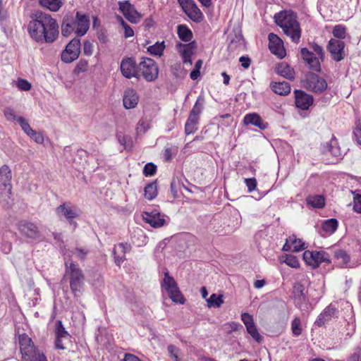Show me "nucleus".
Here are the masks:
<instances>
[{
  "mask_svg": "<svg viewBox=\"0 0 361 361\" xmlns=\"http://www.w3.org/2000/svg\"><path fill=\"white\" fill-rule=\"evenodd\" d=\"M27 24L30 37L37 42L53 43L59 35V24L51 15L36 11L30 16Z\"/></svg>",
  "mask_w": 361,
  "mask_h": 361,
  "instance_id": "obj_1",
  "label": "nucleus"
},
{
  "mask_svg": "<svg viewBox=\"0 0 361 361\" xmlns=\"http://www.w3.org/2000/svg\"><path fill=\"white\" fill-rule=\"evenodd\" d=\"M274 21L292 42L298 44L301 38V28L297 15L292 11H281L274 15Z\"/></svg>",
  "mask_w": 361,
  "mask_h": 361,
  "instance_id": "obj_2",
  "label": "nucleus"
},
{
  "mask_svg": "<svg viewBox=\"0 0 361 361\" xmlns=\"http://www.w3.org/2000/svg\"><path fill=\"white\" fill-rule=\"evenodd\" d=\"M90 27V19L85 14L78 11L74 17L72 15H66L61 23V34L64 37L70 36L75 32L77 37L85 35Z\"/></svg>",
  "mask_w": 361,
  "mask_h": 361,
  "instance_id": "obj_3",
  "label": "nucleus"
},
{
  "mask_svg": "<svg viewBox=\"0 0 361 361\" xmlns=\"http://www.w3.org/2000/svg\"><path fill=\"white\" fill-rule=\"evenodd\" d=\"M65 266L63 280L69 281L71 290L74 297L80 298L84 291L85 275L78 265L73 262H65Z\"/></svg>",
  "mask_w": 361,
  "mask_h": 361,
  "instance_id": "obj_4",
  "label": "nucleus"
},
{
  "mask_svg": "<svg viewBox=\"0 0 361 361\" xmlns=\"http://www.w3.org/2000/svg\"><path fill=\"white\" fill-rule=\"evenodd\" d=\"M310 47L314 52L306 47L301 48V57L310 69L315 72H320V61H323L325 58L324 49L316 42L310 43Z\"/></svg>",
  "mask_w": 361,
  "mask_h": 361,
  "instance_id": "obj_5",
  "label": "nucleus"
},
{
  "mask_svg": "<svg viewBox=\"0 0 361 361\" xmlns=\"http://www.w3.org/2000/svg\"><path fill=\"white\" fill-rule=\"evenodd\" d=\"M19 344L23 361H47L43 353L37 349L26 334L19 336Z\"/></svg>",
  "mask_w": 361,
  "mask_h": 361,
  "instance_id": "obj_6",
  "label": "nucleus"
},
{
  "mask_svg": "<svg viewBox=\"0 0 361 361\" xmlns=\"http://www.w3.org/2000/svg\"><path fill=\"white\" fill-rule=\"evenodd\" d=\"M138 78L142 76L146 81H154L159 75V68L154 60L143 57L137 65Z\"/></svg>",
  "mask_w": 361,
  "mask_h": 361,
  "instance_id": "obj_7",
  "label": "nucleus"
},
{
  "mask_svg": "<svg viewBox=\"0 0 361 361\" xmlns=\"http://www.w3.org/2000/svg\"><path fill=\"white\" fill-rule=\"evenodd\" d=\"M302 85L307 90L321 94L327 88L326 80L314 73H307L302 80Z\"/></svg>",
  "mask_w": 361,
  "mask_h": 361,
  "instance_id": "obj_8",
  "label": "nucleus"
},
{
  "mask_svg": "<svg viewBox=\"0 0 361 361\" xmlns=\"http://www.w3.org/2000/svg\"><path fill=\"white\" fill-rule=\"evenodd\" d=\"M161 286L166 290L169 298L173 302L180 304L184 303L185 299L179 290L176 282L173 277L169 276V272L167 271L164 274V279L161 283Z\"/></svg>",
  "mask_w": 361,
  "mask_h": 361,
  "instance_id": "obj_9",
  "label": "nucleus"
},
{
  "mask_svg": "<svg viewBox=\"0 0 361 361\" xmlns=\"http://www.w3.org/2000/svg\"><path fill=\"white\" fill-rule=\"evenodd\" d=\"M56 214L60 219H65L71 224L80 215V209L70 202H64L56 208Z\"/></svg>",
  "mask_w": 361,
  "mask_h": 361,
  "instance_id": "obj_10",
  "label": "nucleus"
},
{
  "mask_svg": "<svg viewBox=\"0 0 361 361\" xmlns=\"http://www.w3.org/2000/svg\"><path fill=\"white\" fill-rule=\"evenodd\" d=\"M178 2L190 20L195 23H200L203 20L204 16L194 0H178Z\"/></svg>",
  "mask_w": 361,
  "mask_h": 361,
  "instance_id": "obj_11",
  "label": "nucleus"
},
{
  "mask_svg": "<svg viewBox=\"0 0 361 361\" xmlns=\"http://www.w3.org/2000/svg\"><path fill=\"white\" fill-rule=\"evenodd\" d=\"M80 40L78 38H73L62 51L61 58L65 63H71L76 60L80 54Z\"/></svg>",
  "mask_w": 361,
  "mask_h": 361,
  "instance_id": "obj_12",
  "label": "nucleus"
},
{
  "mask_svg": "<svg viewBox=\"0 0 361 361\" xmlns=\"http://www.w3.org/2000/svg\"><path fill=\"white\" fill-rule=\"evenodd\" d=\"M304 261L313 268L318 267L322 262H329V255L324 251H310L306 250L302 255Z\"/></svg>",
  "mask_w": 361,
  "mask_h": 361,
  "instance_id": "obj_13",
  "label": "nucleus"
},
{
  "mask_svg": "<svg viewBox=\"0 0 361 361\" xmlns=\"http://www.w3.org/2000/svg\"><path fill=\"white\" fill-rule=\"evenodd\" d=\"M305 286L300 283H295L293 288V299L295 305L302 312H307L310 305L307 302V297L305 293Z\"/></svg>",
  "mask_w": 361,
  "mask_h": 361,
  "instance_id": "obj_14",
  "label": "nucleus"
},
{
  "mask_svg": "<svg viewBox=\"0 0 361 361\" xmlns=\"http://www.w3.org/2000/svg\"><path fill=\"white\" fill-rule=\"evenodd\" d=\"M326 49L330 53L332 60L336 62L342 61L345 56V43L342 40L331 39L328 42Z\"/></svg>",
  "mask_w": 361,
  "mask_h": 361,
  "instance_id": "obj_15",
  "label": "nucleus"
},
{
  "mask_svg": "<svg viewBox=\"0 0 361 361\" xmlns=\"http://www.w3.org/2000/svg\"><path fill=\"white\" fill-rule=\"evenodd\" d=\"M118 6L119 11L131 23H137L142 18V14L135 9L129 1H119Z\"/></svg>",
  "mask_w": 361,
  "mask_h": 361,
  "instance_id": "obj_16",
  "label": "nucleus"
},
{
  "mask_svg": "<svg viewBox=\"0 0 361 361\" xmlns=\"http://www.w3.org/2000/svg\"><path fill=\"white\" fill-rule=\"evenodd\" d=\"M143 220L154 228H160L167 224L169 218L164 214L154 210L145 212L142 214Z\"/></svg>",
  "mask_w": 361,
  "mask_h": 361,
  "instance_id": "obj_17",
  "label": "nucleus"
},
{
  "mask_svg": "<svg viewBox=\"0 0 361 361\" xmlns=\"http://www.w3.org/2000/svg\"><path fill=\"white\" fill-rule=\"evenodd\" d=\"M11 178V171L9 167L7 165L2 166L0 168V199L4 196L3 190H7L5 196L10 199L12 189Z\"/></svg>",
  "mask_w": 361,
  "mask_h": 361,
  "instance_id": "obj_18",
  "label": "nucleus"
},
{
  "mask_svg": "<svg viewBox=\"0 0 361 361\" xmlns=\"http://www.w3.org/2000/svg\"><path fill=\"white\" fill-rule=\"evenodd\" d=\"M122 75L126 78H138V68L135 59L132 57L124 58L120 66Z\"/></svg>",
  "mask_w": 361,
  "mask_h": 361,
  "instance_id": "obj_19",
  "label": "nucleus"
},
{
  "mask_svg": "<svg viewBox=\"0 0 361 361\" xmlns=\"http://www.w3.org/2000/svg\"><path fill=\"white\" fill-rule=\"evenodd\" d=\"M269 49L270 51L280 59L286 56V52L282 39L274 33H269L268 36Z\"/></svg>",
  "mask_w": 361,
  "mask_h": 361,
  "instance_id": "obj_20",
  "label": "nucleus"
},
{
  "mask_svg": "<svg viewBox=\"0 0 361 361\" xmlns=\"http://www.w3.org/2000/svg\"><path fill=\"white\" fill-rule=\"evenodd\" d=\"M294 96L295 106L301 110H308L313 104V97L303 90H295L294 91Z\"/></svg>",
  "mask_w": 361,
  "mask_h": 361,
  "instance_id": "obj_21",
  "label": "nucleus"
},
{
  "mask_svg": "<svg viewBox=\"0 0 361 361\" xmlns=\"http://www.w3.org/2000/svg\"><path fill=\"white\" fill-rule=\"evenodd\" d=\"M241 320L245 324L247 333L252 336V338L257 343H261L262 341V336L258 331L252 316L247 312L242 313Z\"/></svg>",
  "mask_w": 361,
  "mask_h": 361,
  "instance_id": "obj_22",
  "label": "nucleus"
},
{
  "mask_svg": "<svg viewBox=\"0 0 361 361\" xmlns=\"http://www.w3.org/2000/svg\"><path fill=\"white\" fill-rule=\"evenodd\" d=\"M18 228L20 233L30 239H37L39 236L37 226L30 221L23 220L19 221Z\"/></svg>",
  "mask_w": 361,
  "mask_h": 361,
  "instance_id": "obj_23",
  "label": "nucleus"
},
{
  "mask_svg": "<svg viewBox=\"0 0 361 361\" xmlns=\"http://www.w3.org/2000/svg\"><path fill=\"white\" fill-rule=\"evenodd\" d=\"M177 50L180 53L183 62L184 63L192 64L191 57L196 48L195 42H190L188 44H182L178 42L176 45Z\"/></svg>",
  "mask_w": 361,
  "mask_h": 361,
  "instance_id": "obj_24",
  "label": "nucleus"
},
{
  "mask_svg": "<svg viewBox=\"0 0 361 361\" xmlns=\"http://www.w3.org/2000/svg\"><path fill=\"white\" fill-rule=\"evenodd\" d=\"M131 246L128 243H119L114 246L113 255L116 265L120 266L126 259V253L130 251Z\"/></svg>",
  "mask_w": 361,
  "mask_h": 361,
  "instance_id": "obj_25",
  "label": "nucleus"
},
{
  "mask_svg": "<svg viewBox=\"0 0 361 361\" xmlns=\"http://www.w3.org/2000/svg\"><path fill=\"white\" fill-rule=\"evenodd\" d=\"M139 102V96L137 92L131 88L127 89L124 92L123 104L126 109L135 108Z\"/></svg>",
  "mask_w": 361,
  "mask_h": 361,
  "instance_id": "obj_26",
  "label": "nucleus"
},
{
  "mask_svg": "<svg viewBox=\"0 0 361 361\" xmlns=\"http://www.w3.org/2000/svg\"><path fill=\"white\" fill-rule=\"evenodd\" d=\"M243 123L245 125H253L261 130L267 128V123L263 122L260 116L256 113L247 114L244 116Z\"/></svg>",
  "mask_w": 361,
  "mask_h": 361,
  "instance_id": "obj_27",
  "label": "nucleus"
},
{
  "mask_svg": "<svg viewBox=\"0 0 361 361\" xmlns=\"http://www.w3.org/2000/svg\"><path fill=\"white\" fill-rule=\"evenodd\" d=\"M271 90L281 96H286L290 93L291 87L287 82H272L270 84Z\"/></svg>",
  "mask_w": 361,
  "mask_h": 361,
  "instance_id": "obj_28",
  "label": "nucleus"
},
{
  "mask_svg": "<svg viewBox=\"0 0 361 361\" xmlns=\"http://www.w3.org/2000/svg\"><path fill=\"white\" fill-rule=\"evenodd\" d=\"M89 253V250L87 248L76 247L74 250H66L63 251L65 262H72L71 258L75 255L80 260L82 261L85 259L87 255Z\"/></svg>",
  "mask_w": 361,
  "mask_h": 361,
  "instance_id": "obj_29",
  "label": "nucleus"
},
{
  "mask_svg": "<svg viewBox=\"0 0 361 361\" xmlns=\"http://www.w3.org/2000/svg\"><path fill=\"white\" fill-rule=\"evenodd\" d=\"M336 309L331 306L326 307L323 312L318 316L314 324L318 326H322L326 322H329L334 314Z\"/></svg>",
  "mask_w": 361,
  "mask_h": 361,
  "instance_id": "obj_30",
  "label": "nucleus"
},
{
  "mask_svg": "<svg viewBox=\"0 0 361 361\" xmlns=\"http://www.w3.org/2000/svg\"><path fill=\"white\" fill-rule=\"evenodd\" d=\"M276 72L279 75L288 80H292L295 78L294 69L285 62L281 63L278 65L276 67Z\"/></svg>",
  "mask_w": 361,
  "mask_h": 361,
  "instance_id": "obj_31",
  "label": "nucleus"
},
{
  "mask_svg": "<svg viewBox=\"0 0 361 361\" xmlns=\"http://www.w3.org/2000/svg\"><path fill=\"white\" fill-rule=\"evenodd\" d=\"M177 34L179 39L185 42H190L193 37L192 32L186 25H178L177 26Z\"/></svg>",
  "mask_w": 361,
  "mask_h": 361,
  "instance_id": "obj_32",
  "label": "nucleus"
},
{
  "mask_svg": "<svg viewBox=\"0 0 361 361\" xmlns=\"http://www.w3.org/2000/svg\"><path fill=\"white\" fill-rule=\"evenodd\" d=\"M39 4L50 11L56 12L60 10L63 3L61 0H39Z\"/></svg>",
  "mask_w": 361,
  "mask_h": 361,
  "instance_id": "obj_33",
  "label": "nucleus"
},
{
  "mask_svg": "<svg viewBox=\"0 0 361 361\" xmlns=\"http://www.w3.org/2000/svg\"><path fill=\"white\" fill-rule=\"evenodd\" d=\"M204 99L202 97H199L192 109L189 113V116L200 119V115L204 109Z\"/></svg>",
  "mask_w": 361,
  "mask_h": 361,
  "instance_id": "obj_34",
  "label": "nucleus"
},
{
  "mask_svg": "<svg viewBox=\"0 0 361 361\" xmlns=\"http://www.w3.org/2000/svg\"><path fill=\"white\" fill-rule=\"evenodd\" d=\"M200 119L188 116L185 124V133L186 135L194 134L198 130Z\"/></svg>",
  "mask_w": 361,
  "mask_h": 361,
  "instance_id": "obj_35",
  "label": "nucleus"
},
{
  "mask_svg": "<svg viewBox=\"0 0 361 361\" xmlns=\"http://www.w3.org/2000/svg\"><path fill=\"white\" fill-rule=\"evenodd\" d=\"M306 201L307 204L311 205L314 208L321 209L325 205V200L322 195L309 196Z\"/></svg>",
  "mask_w": 361,
  "mask_h": 361,
  "instance_id": "obj_36",
  "label": "nucleus"
},
{
  "mask_svg": "<svg viewBox=\"0 0 361 361\" xmlns=\"http://www.w3.org/2000/svg\"><path fill=\"white\" fill-rule=\"evenodd\" d=\"M157 180L149 183L145 187V197L148 200L154 199L157 197Z\"/></svg>",
  "mask_w": 361,
  "mask_h": 361,
  "instance_id": "obj_37",
  "label": "nucleus"
},
{
  "mask_svg": "<svg viewBox=\"0 0 361 361\" xmlns=\"http://www.w3.org/2000/svg\"><path fill=\"white\" fill-rule=\"evenodd\" d=\"M165 47L164 41L157 42L154 44L148 47L147 51L152 56L161 57L164 54Z\"/></svg>",
  "mask_w": 361,
  "mask_h": 361,
  "instance_id": "obj_38",
  "label": "nucleus"
},
{
  "mask_svg": "<svg viewBox=\"0 0 361 361\" xmlns=\"http://www.w3.org/2000/svg\"><path fill=\"white\" fill-rule=\"evenodd\" d=\"M322 230L328 234H332L338 228V221L336 219L326 220L322 224Z\"/></svg>",
  "mask_w": 361,
  "mask_h": 361,
  "instance_id": "obj_39",
  "label": "nucleus"
},
{
  "mask_svg": "<svg viewBox=\"0 0 361 361\" xmlns=\"http://www.w3.org/2000/svg\"><path fill=\"white\" fill-rule=\"evenodd\" d=\"M207 302L209 307H220L224 303L223 295L213 293L207 299Z\"/></svg>",
  "mask_w": 361,
  "mask_h": 361,
  "instance_id": "obj_40",
  "label": "nucleus"
},
{
  "mask_svg": "<svg viewBox=\"0 0 361 361\" xmlns=\"http://www.w3.org/2000/svg\"><path fill=\"white\" fill-rule=\"evenodd\" d=\"M332 34L336 39H343L346 37L347 28L343 25H336L334 27Z\"/></svg>",
  "mask_w": 361,
  "mask_h": 361,
  "instance_id": "obj_41",
  "label": "nucleus"
},
{
  "mask_svg": "<svg viewBox=\"0 0 361 361\" xmlns=\"http://www.w3.org/2000/svg\"><path fill=\"white\" fill-rule=\"evenodd\" d=\"M118 142L126 150H130L133 147V141L130 136L118 135H117Z\"/></svg>",
  "mask_w": 361,
  "mask_h": 361,
  "instance_id": "obj_42",
  "label": "nucleus"
},
{
  "mask_svg": "<svg viewBox=\"0 0 361 361\" xmlns=\"http://www.w3.org/2000/svg\"><path fill=\"white\" fill-rule=\"evenodd\" d=\"M292 240L290 241L293 252H300L305 249V243L300 240L297 239L295 235L289 237Z\"/></svg>",
  "mask_w": 361,
  "mask_h": 361,
  "instance_id": "obj_43",
  "label": "nucleus"
},
{
  "mask_svg": "<svg viewBox=\"0 0 361 361\" xmlns=\"http://www.w3.org/2000/svg\"><path fill=\"white\" fill-rule=\"evenodd\" d=\"M56 337L66 340L69 338V334L66 331L61 321H58L56 323Z\"/></svg>",
  "mask_w": 361,
  "mask_h": 361,
  "instance_id": "obj_44",
  "label": "nucleus"
},
{
  "mask_svg": "<svg viewBox=\"0 0 361 361\" xmlns=\"http://www.w3.org/2000/svg\"><path fill=\"white\" fill-rule=\"evenodd\" d=\"M178 152L177 146L172 144H167L164 150V158H171L173 156H176Z\"/></svg>",
  "mask_w": 361,
  "mask_h": 361,
  "instance_id": "obj_45",
  "label": "nucleus"
},
{
  "mask_svg": "<svg viewBox=\"0 0 361 361\" xmlns=\"http://www.w3.org/2000/svg\"><path fill=\"white\" fill-rule=\"evenodd\" d=\"M117 19L124 30V37L126 38L133 37L134 35V31L132 27L124 21L121 16H118Z\"/></svg>",
  "mask_w": 361,
  "mask_h": 361,
  "instance_id": "obj_46",
  "label": "nucleus"
},
{
  "mask_svg": "<svg viewBox=\"0 0 361 361\" xmlns=\"http://www.w3.org/2000/svg\"><path fill=\"white\" fill-rule=\"evenodd\" d=\"M291 329L294 336H298L301 334V322L299 318L296 317L292 321Z\"/></svg>",
  "mask_w": 361,
  "mask_h": 361,
  "instance_id": "obj_47",
  "label": "nucleus"
},
{
  "mask_svg": "<svg viewBox=\"0 0 361 361\" xmlns=\"http://www.w3.org/2000/svg\"><path fill=\"white\" fill-rule=\"evenodd\" d=\"M149 127V124L146 121L140 120L136 127L137 134L139 135L145 133Z\"/></svg>",
  "mask_w": 361,
  "mask_h": 361,
  "instance_id": "obj_48",
  "label": "nucleus"
},
{
  "mask_svg": "<svg viewBox=\"0 0 361 361\" xmlns=\"http://www.w3.org/2000/svg\"><path fill=\"white\" fill-rule=\"evenodd\" d=\"M18 123L20 124L22 130L25 132V133H26L27 135H30V133H32V128L30 126L27 121L26 119H25L23 117H18Z\"/></svg>",
  "mask_w": 361,
  "mask_h": 361,
  "instance_id": "obj_49",
  "label": "nucleus"
},
{
  "mask_svg": "<svg viewBox=\"0 0 361 361\" xmlns=\"http://www.w3.org/2000/svg\"><path fill=\"white\" fill-rule=\"evenodd\" d=\"M156 171L157 166L152 162L145 164L143 169V173L145 176H152L155 174Z\"/></svg>",
  "mask_w": 361,
  "mask_h": 361,
  "instance_id": "obj_50",
  "label": "nucleus"
},
{
  "mask_svg": "<svg viewBox=\"0 0 361 361\" xmlns=\"http://www.w3.org/2000/svg\"><path fill=\"white\" fill-rule=\"evenodd\" d=\"M4 114L7 121H18V118L16 115V112L12 108L6 107L4 110Z\"/></svg>",
  "mask_w": 361,
  "mask_h": 361,
  "instance_id": "obj_51",
  "label": "nucleus"
},
{
  "mask_svg": "<svg viewBox=\"0 0 361 361\" xmlns=\"http://www.w3.org/2000/svg\"><path fill=\"white\" fill-rule=\"evenodd\" d=\"M285 262L287 265L293 268H297L300 266L298 258L292 255H287Z\"/></svg>",
  "mask_w": 361,
  "mask_h": 361,
  "instance_id": "obj_52",
  "label": "nucleus"
},
{
  "mask_svg": "<svg viewBox=\"0 0 361 361\" xmlns=\"http://www.w3.org/2000/svg\"><path fill=\"white\" fill-rule=\"evenodd\" d=\"M167 350H168L169 353L170 354V356L171 357V358H173L174 360V361H180L179 360L180 350L178 348H176L173 345H169L167 347Z\"/></svg>",
  "mask_w": 361,
  "mask_h": 361,
  "instance_id": "obj_53",
  "label": "nucleus"
},
{
  "mask_svg": "<svg viewBox=\"0 0 361 361\" xmlns=\"http://www.w3.org/2000/svg\"><path fill=\"white\" fill-rule=\"evenodd\" d=\"M336 256L338 260H341V263L343 266L346 265L350 261L348 255L343 250H340L336 252Z\"/></svg>",
  "mask_w": 361,
  "mask_h": 361,
  "instance_id": "obj_54",
  "label": "nucleus"
},
{
  "mask_svg": "<svg viewBox=\"0 0 361 361\" xmlns=\"http://www.w3.org/2000/svg\"><path fill=\"white\" fill-rule=\"evenodd\" d=\"M17 87L23 91H28L31 89V84L25 79H18L17 81Z\"/></svg>",
  "mask_w": 361,
  "mask_h": 361,
  "instance_id": "obj_55",
  "label": "nucleus"
},
{
  "mask_svg": "<svg viewBox=\"0 0 361 361\" xmlns=\"http://www.w3.org/2000/svg\"><path fill=\"white\" fill-rule=\"evenodd\" d=\"M28 136L38 144H42L44 142V135L40 132H37L33 130L32 133H30Z\"/></svg>",
  "mask_w": 361,
  "mask_h": 361,
  "instance_id": "obj_56",
  "label": "nucleus"
},
{
  "mask_svg": "<svg viewBox=\"0 0 361 361\" xmlns=\"http://www.w3.org/2000/svg\"><path fill=\"white\" fill-rule=\"evenodd\" d=\"M244 182L247 187V190L249 192H252L256 189L257 182L255 178H245Z\"/></svg>",
  "mask_w": 361,
  "mask_h": 361,
  "instance_id": "obj_57",
  "label": "nucleus"
},
{
  "mask_svg": "<svg viewBox=\"0 0 361 361\" xmlns=\"http://www.w3.org/2000/svg\"><path fill=\"white\" fill-rule=\"evenodd\" d=\"M353 135L357 144L361 145V121H358L356 123V127L353 130Z\"/></svg>",
  "mask_w": 361,
  "mask_h": 361,
  "instance_id": "obj_58",
  "label": "nucleus"
},
{
  "mask_svg": "<svg viewBox=\"0 0 361 361\" xmlns=\"http://www.w3.org/2000/svg\"><path fill=\"white\" fill-rule=\"evenodd\" d=\"M88 63L85 60H80L76 65L74 71L76 73L85 72L87 70Z\"/></svg>",
  "mask_w": 361,
  "mask_h": 361,
  "instance_id": "obj_59",
  "label": "nucleus"
},
{
  "mask_svg": "<svg viewBox=\"0 0 361 361\" xmlns=\"http://www.w3.org/2000/svg\"><path fill=\"white\" fill-rule=\"evenodd\" d=\"M353 209L355 212L361 213V194L356 193L355 195Z\"/></svg>",
  "mask_w": 361,
  "mask_h": 361,
  "instance_id": "obj_60",
  "label": "nucleus"
},
{
  "mask_svg": "<svg viewBox=\"0 0 361 361\" xmlns=\"http://www.w3.org/2000/svg\"><path fill=\"white\" fill-rule=\"evenodd\" d=\"M94 47L93 44L89 42L85 41L83 44V53L86 56H91L93 54Z\"/></svg>",
  "mask_w": 361,
  "mask_h": 361,
  "instance_id": "obj_61",
  "label": "nucleus"
},
{
  "mask_svg": "<svg viewBox=\"0 0 361 361\" xmlns=\"http://www.w3.org/2000/svg\"><path fill=\"white\" fill-rule=\"evenodd\" d=\"M239 61L240 62L241 66L245 69L248 68L251 63L250 59L248 56H245L240 57Z\"/></svg>",
  "mask_w": 361,
  "mask_h": 361,
  "instance_id": "obj_62",
  "label": "nucleus"
},
{
  "mask_svg": "<svg viewBox=\"0 0 361 361\" xmlns=\"http://www.w3.org/2000/svg\"><path fill=\"white\" fill-rule=\"evenodd\" d=\"M122 361H141V360L137 356H135L133 354L126 353L125 355L124 358L122 360Z\"/></svg>",
  "mask_w": 361,
  "mask_h": 361,
  "instance_id": "obj_63",
  "label": "nucleus"
},
{
  "mask_svg": "<svg viewBox=\"0 0 361 361\" xmlns=\"http://www.w3.org/2000/svg\"><path fill=\"white\" fill-rule=\"evenodd\" d=\"M348 361H361V353L360 351L355 352L349 357Z\"/></svg>",
  "mask_w": 361,
  "mask_h": 361,
  "instance_id": "obj_64",
  "label": "nucleus"
}]
</instances>
